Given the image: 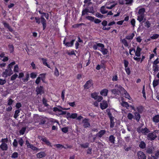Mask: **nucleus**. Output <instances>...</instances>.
<instances>
[{"instance_id":"obj_1","label":"nucleus","mask_w":159,"mask_h":159,"mask_svg":"<svg viewBox=\"0 0 159 159\" xmlns=\"http://www.w3.org/2000/svg\"><path fill=\"white\" fill-rule=\"evenodd\" d=\"M117 4V2L108 3L105 7H102L101 8V11L102 14H105L107 13V11L106 9H111Z\"/></svg>"},{"instance_id":"obj_2","label":"nucleus","mask_w":159,"mask_h":159,"mask_svg":"<svg viewBox=\"0 0 159 159\" xmlns=\"http://www.w3.org/2000/svg\"><path fill=\"white\" fill-rule=\"evenodd\" d=\"M69 109L63 108L60 106H57L53 108V111L56 113L58 116L61 115H64L66 114V111H63L62 110H68Z\"/></svg>"},{"instance_id":"obj_3","label":"nucleus","mask_w":159,"mask_h":159,"mask_svg":"<svg viewBox=\"0 0 159 159\" xmlns=\"http://www.w3.org/2000/svg\"><path fill=\"white\" fill-rule=\"evenodd\" d=\"M115 87L118 89V90L120 92H122L125 95V97L129 100H130L131 98L129 94L120 85L116 84L115 85Z\"/></svg>"},{"instance_id":"obj_4","label":"nucleus","mask_w":159,"mask_h":159,"mask_svg":"<svg viewBox=\"0 0 159 159\" xmlns=\"http://www.w3.org/2000/svg\"><path fill=\"white\" fill-rule=\"evenodd\" d=\"M141 51V49L139 47H137L136 51L133 48L130 49H129V53L130 55H133L134 53H135L136 56L137 57H140V52Z\"/></svg>"},{"instance_id":"obj_5","label":"nucleus","mask_w":159,"mask_h":159,"mask_svg":"<svg viewBox=\"0 0 159 159\" xmlns=\"http://www.w3.org/2000/svg\"><path fill=\"white\" fill-rule=\"evenodd\" d=\"M7 139H2L1 142L2 143L0 146V148L3 151L7 150L8 148L7 145L6 143L7 142Z\"/></svg>"},{"instance_id":"obj_6","label":"nucleus","mask_w":159,"mask_h":159,"mask_svg":"<svg viewBox=\"0 0 159 159\" xmlns=\"http://www.w3.org/2000/svg\"><path fill=\"white\" fill-rule=\"evenodd\" d=\"M13 74V72L11 69L8 67L7 69L5 70V71L3 72L2 76L6 77L8 76H10Z\"/></svg>"},{"instance_id":"obj_7","label":"nucleus","mask_w":159,"mask_h":159,"mask_svg":"<svg viewBox=\"0 0 159 159\" xmlns=\"http://www.w3.org/2000/svg\"><path fill=\"white\" fill-rule=\"evenodd\" d=\"M66 118L68 120L69 119H76L78 116L77 114L75 113H70L66 112Z\"/></svg>"},{"instance_id":"obj_8","label":"nucleus","mask_w":159,"mask_h":159,"mask_svg":"<svg viewBox=\"0 0 159 159\" xmlns=\"http://www.w3.org/2000/svg\"><path fill=\"white\" fill-rule=\"evenodd\" d=\"M39 138L40 140L44 142L48 145L51 146V143L45 137L39 136Z\"/></svg>"},{"instance_id":"obj_9","label":"nucleus","mask_w":159,"mask_h":159,"mask_svg":"<svg viewBox=\"0 0 159 159\" xmlns=\"http://www.w3.org/2000/svg\"><path fill=\"white\" fill-rule=\"evenodd\" d=\"M137 156L139 159H146V157L145 154L141 151L137 152Z\"/></svg>"},{"instance_id":"obj_10","label":"nucleus","mask_w":159,"mask_h":159,"mask_svg":"<svg viewBox=\"0 0 159 159\" xmlns=\"http://www.w3.org/2000/svg\"><path fill=\"white\" fill-rule=\"evenodd\" d=\"M100 107L102 110L106 109L108 107V104L106 101H103L100 103Z\"/></svg>"},{"instance_id":"obj_11","label":"nucleus","mask_w":159,"mask_h":159,"mask_svg":"<svg viewBox=\"0 0 159 159\" xmlns=\"http://www.w3.org/2000/svg\"><path fill=\"white\" fill-rule=\"evenodd\" d=\"M26 144L28 148H30L32 150L34 151L38 150V148H37L34 146L33 145L30 143L29 141L27 140L26 141Z\"/></svg>"},{"instance_id":"obj_12","label":"nucleus","mask_w":159,"mask_h":159,"mask_svg":"<svg viewBox=\"0 0 159 159\" xmlns=\"http://www.w3.org/2000/svg\"><path fill=\"white\" fill-rule=\"evenodd\" d=\"M45 78V75L43 74H41L36 79L35 81V83L38 84L40 82V80L41 79L44 82V80Z\"/></svg>"},{"instance_id":"obj_13","label":"nucleus","mask_w":159,"mask_h":159,"mask_svg":"<svg viewBox=\"0 0 159 159\" xmlns=\"http://www.w3.org/2000/svg\"><path fill=\"white\" fill-rule=\"evenodd\" d=\"M93 85V83L92 80H89L87 81L84 85V88L85 89H88L92 87Z\"/></svg>"},{"instance_id":"obj_14","label":"nucleus","mask_w":159,"mask_h":159,"mask_svg":"<svg viewBox=\"0 0 159 159\" xmlns=\"http://www.w3.org/2000/svg\"><path fill=\"white\" fill-rule=\"evenodd\" d=\"M36 91L38 94H41L42 93H43L44 91L43 87L41 86L38 87L36 88Z\"/></svg>"},{"instance_id":"obj_15","label":"nucleus","mask_w":159,"mask_h":159,"mask_svg":"<svg viewBox=\"0 0 159 159\" xmlns=\"http://www.w3.org/2000/svg\"><path fill=\"white\" fill-rule=\"evenodd\" d=\"M75 41V40H72L70 41V42H67L66 43L65 39L63 41V43L65 44V45L67 47H71L73 45Z\"/></svg>"},{"instance_id":"obj_16","label":"nucleus","mask_w":159,"mask_h":159,"mask_svg":"<svg viewBox=\"0 0 159 159\" xmlns=\"http://www.w3.org/2000/svg\"><path fill=\"white\" fill-rule=\"evenodd\" d=\"M157 136L155 133H150L148 135V139L151 140L154 139Z\"/></svg>"},{"instance_id":"obj_17","label":"nucleus","mask_w":159,"mask_h":159,"mask_svg":"<svg viewBox=\"0 0 159 159\" xmlns=\"http://www.w3.org/2000/svg\"><path fill=\"white\" fill-rule=\"evenodd\" d=\"M83 122L84 124L83 125L85 128L89 127L90 126V125L89 122V119H84L83 120Z\"/></svg>"},{"instance_id":"obj_18","label":"nucleus","mask_w":159,"mask_h":159,"mask_svg":"<svg viewBox=\"0 0 159 159\" xmlns=\"http://www.w3.org/2000/svg\"><path fill=\"white\" fill-rule=\"evenodd\" d=\"M139 133H142L146 135L149 132L148 129L147 128H145L144 129H139L138 131Z\"/></svg>"},{"instance_id":"obj_19","label":"nucleus","mask_w":159,"mask_h":159,"mask_svg":"<svg viewBox=\"0 0 159 159\" xmlns=\"http://www.w3.org/2000/svg\"><path fill=\"white\" fill-rule=\"evenodd\" d=\"M40 19L41 23L43 24V29L44 30L46 26V20L43 16H41Z\"/></svg>"},{"instance_id":"obj_20","label":"nucleus","mask_w":159,"mask_h":159,"mask_svg":"<svg viewBox=\"0 0 159 159\" xmlns=\"http://www.w3.org/2000/svg\"><path fill=\"white\" fill-rule=\"evenodd\" d=\"M108 90L106 89L102 90L100 92V94L103 96H106L107 95Z\"/></svg>"},{"instance_id":"obj_21","label":"nucleus","mask_w":159,"mask_h":159,"mask_svg":"<svg viewBox=\"0 0 159 159\" xmlns=\"http://www.w3.org/2000/svg\"><path fill=\"white\" fill-rule=\"evenodd\" d=\"M134 119L136 120L137 121H139L140 118V115L139 113L136 112L134 113Z\"/></svg>"},{"instance_id":"obj_22","label":"nucleus","mask_w":159,"mask_h":159,"mask_svg":"<svg viewBox=\"0 0 159 159\" xmlns=\"http://www.w3.org/2000/svg\"><path fill=\"white\" fill-rule=\"evenodd\" d=\"M153 121L155 123L159 122V115H156L154 116L152 118Z\"/></svg>"},{"instance_id":"obj_23","label":"nucleus","mask_w":159,"mask_h":159,"mask_svg":"<svg viewBox=\"0 0 159 159\" xmlns=\"http://www.w3.org/2000/svg\"><path fill=\"white\" fill-rule=\"evenodd\" d=\"M46 154L44 152H41L39 153H38L37 154V156L38 158H41L43 157H45Z\"/></svg>"},{"instance_id":"obj_24","label":"nucleus","mask_w":159,"mask_h":159,"mask_svg":"<svg viewBox=\"0 0 159 159\" xmlns=\"http://www.w3.org/2000/svg\"><path fill=\"white\" fill-rule=\"evenodd\" d=\"M93 12V11H88L87 8H86L83 11L82 15L83 16L87 15L88 12Z\"/></svg>"},{"instance_id":"obj_25","label":"nucleus","mask_w":159,"mask_h":159,"mask_svg":"<svg viewBox=\"0 0 159 159\" xmlns=\"http://www.w3.org/2000/svg\"><path fill=\"white\" fill-rule=\"evenodd\" d=\"M41 60L42 61L43 64L45 66H47L48 68H50V66L48 64L47 61V60L46 59L44 58H42L41 59Z\"/></svg>"},{"instance_id":"obj_26","label":"nucleus","mask_w":159,"mask_h":159,"mask_svg":"<svg viewBox=\"0 0 159 159\" xmlns=\"http://www.w3.org/2000/svg\"><path fill=\"white\" fill-rule=\"evenodd\" d=\"M134 36V33H131L129 35H127L126 38L128 40H131L133 39V38Z\"/></svg>"},{"instance_id":"obj_27","label":"nucleus","mask_w":159,"mask_h":159,"mask_svg":"<svg viewBox=\"0 0 159 159\" xmlns=\"http://www.w3.org/2000/svg\"><path fill=\"white\" fill-rule=\"evenodd\" d=\"M105 130H101L97 134L99 137H101L105 133Z\"/></svg>"},{"instance_id":"obj_28","label":"nucleus","mask_w":159,"mask_h":159,"mask_svg":"<svg viewBox=\"0 0 159 159\" xmlns=\"http://www.w3.org/2000/svg\"><path fill=\"white\" fill-rule=\"evenodd\" d=\"M145 12V9L144 8H141L139 9L138 13L139 15H144V13Z\"/></svg>"},{"instance_id":"obj_29","label":"nucleus","mask_w":159,"mask_h":159,"mask_svg":"<svg viewBox=\"0 0 159 159\" xmlns=\"http://www.w3.org/2000/svg\"><path fill=\"white\" fill-rule=\"evenodd\" d=\"M121 105L122 106L126 107L127 108H128L129 105L127 102L122 101L121 103Z\"/></svg>"},{"instance_id":"obj_30","label":"nucleus","mask_w":159,"mask_h":159,"mask_svg":"<svg viewBox=\"0 0 159 159\" xmlns=\"http://www.w3.org/2000/svg\"><path fill=\"white\" fill-rule=\"evenodd\" d=\"M154 148L153 147H151L148 148L146 151V152L147 153L149 154L152 153L153 151L154 150Z\"/></svg>"},{"instance_id":"obj_31","label":"nucleus","mask_w":159,"mask_h":159,"mask_svg":"<svg viewBox=\"0 0 159 159\" xmlns=\"http://www.w3.org/2000/svg\"><path fill=\"white\" fill-rule=\"evenodd\" d=\"M144 15H139L138 16L137 20L140 22L142 21L143 19Z\"/></svg>"},{"instance_id":"obj_32","label":"nucleus","mask_w":159,"mask_h":159,"mask_svg":"<svg viewBox=\"0 0 159 159\" xmlns=\"http://www.w3.org/2000/svg\"><path fill=\"white\" fill-rule=\"evenodd\" d=\"M99 50L102 52L103 55L106 54L108 52L107 49L104 48L102 49H99Z\"/></svg>"},{"instance_id":"obj_33","label":"nucleus","mask_w":159,"mask_h":159,"mask_svg":"<svg viewBox=\"0 0 159 159\" xmlns=\"http://www.w3.org/2000/svg\"><path fill=\"white\" fill-rule=\"evenodd\" d=\"M146 144L144 142L142 141L139 144V147L142 148H145Z\"/></svg>"},{"instance_id":"obj_34","label":"nucleus","mask_w":159,"mask_h":159,"mask_svg":"<svg viewBox=\"0 0 159 159\" xmlns=\"http://www.w3.org/2000/svg\"><path fill=\"white\" fill-rule=\"evenodd\" d=\"M24 142V141L22 138H18V143L21 146H22Z\"/></svg>"},{"instance_id":"obj_35","label":"nucleus","mask_w":159,"mask_h":159,"mask_svg":"<svg viewBox=\"0 0 159 159\" xmlns=\"http://www.w3.org/2000/svg\"><path fill=\"white\" fill-rule=\"evenodd\" d=\"M159 84V80H154L153 82V87H155L157 86Z\"/></svg>"},{"instance_id":"obj_36","label":"nucleus","mask_w":159,"mask_h":159,"mask_svg":"<svg viewBox=\"0 0 159 159\" xmlns=\"http://www.w3.org/2000/svg\"><path fill=\"white\" fill-rule=\"evenodd\" d=\"M121 41L123 44L126 47L128 46V44L127 42L125 39H122L121 40Z\"/></svg>"},{"instance_id":"obj_37","label":"nucleus","mask_w":159,"mask_h":159,"mask_svg":"<svg viewBox=\"0 0 159 159\" xmlns=\"http://www.w3.org/2000/svg\"><path fill=\"white\" fill-rule=\"evenodd\" d=\"M54 75L57 77L59 75V71L57 67H55V68Z\"/></svg>"},{"instance_id":"obj_38","label":"nucleus","mask_w":159,"mask_h":159,"mask_svg":"<svg viewBox=\"0 0 159 159\" xmlns=\"http://www.w3.org/2000/svg\"><path fill=\"white\" fill-rule=\"evenodd\" d=\"M115 138L113 135H111L109 137V140L112 143H114L115 141Z\"/></svg>"},{"instance_id":"obj_39","label":"nucleus","mask_w":159,"mask_h":159,"mask_svg":"<svg viewBox=\"0 0 159 159\" xmlns=\"http://www.w3.org/2000/svg\"><path fill=\"white\" fill-rule=\"evenodd\" d=\"M26 128L23 127L19 131L21 135H23L25 131Z\"/></svg>"},{"instance_id":"obj_40","label":"nucleus","mask_w":159,"mask_h":159,"mask_svg":"<svg viewBox=\"0 0 159 159\" xmlns=\"http://www.w3.org/2000/svg\"><path fill=\"white\" fill-rule=\"evenodd\" d=\"M159 35L158 34H154L150 38L152 39H156L158 38Z\"/></svg>"},{"instance_id":"obj_41","label":"nucleus","mask_w":159,"mask_h":159,"mask_svg":"<svg viewBox=\"0 0 159 159\" xmlns=\"http://www.w3.org/2000/svg\"><path fill=\"white\" fill-rule=\"evenodd\" d=\"M114 119L113 118L110 120V126L111 128H112L114 127V125L115 122L114 121Z\"/></svg>"},{"instance_id":"obj_42","label":"nucleus","mask_w":159,"mask_h":159,"mask_svg":"<svg viewBox=\"0 0 159 159\" xmlns=\"http://www.w3.org/2000/svg\"><path fill=\"white\" fill-rule=\"evenodd\" d=\"M18 77V75L16 74H15L13 75L11 77V80H15Z\"/></svg>"},{"instance_id":"obj_43","label":"nucleus","mask_w":159,"mask_h":159,"mask_svg":"<svg viewBox=\"0 0 159 159\" xmlns=\"http://www.w3.org/2000/svg\"><path fill=\"white\" fill-rule=\"evenodd\" d=\"M153 69L155 72L157 71L158 70V66L157 65H153Z\"/></svg>"},{"instance_id":"obj_44","label":"nucleus","mask_w":159,"mask_h":159,"mask_svg":"<svg viewBox=\"0 0 159 159\" xmlns=\"http://www.w3.org/2000/svg\"><path fill=\"white\" fill-rule=\"evenodd\" d=\"M19 67L17 65H16L15 66L14 68V71L15 72H18L19 71Z\"/></svg>"},{"instance_id":"obj_45","label":"nucleus","mask_w":159,"mask_h":159,"mask_svg":"<svg viewBox=\"0 0 159 159\" xmlns=\"http://www.w3.org/2000/svg\"><path fill=\"white\" fill-rule=\"evenodd\" d=\"M30 77L34 79L36 78L37 76V73L35 72H32L30 74Z\"/></svg>"},{"instance_id":"obj_46","label":"nucleus","mask_w":159,"mask_h":159,"mask_svg":"<svg viewBox=\"0 0 159 159\" xmlns=\"http://www.w3.org/2000/svg\"><path fill=\"white\" fill-rule=\"evenodd\" d=\"M98 96V94L96 93H92L91 94V96L92 98H94L95 100L96 98H96Z\"/></svg>"},{"instance_id":"obj_47","label":"nucleus","mask_w":159,"mask_h":159,"mask_svg":"<svg viewBox=\"0 0 159 159\" xmlns=\"http://www.w3.org/2000/svg\"><path fill=\"white\" fill-rule=\"evenodd\" d=\"M106 111L107 112L108 115V116L110 118V119L114 118L112 116L111 114L110 113L109 109L107 110Z\"/></svg>"},{"instance_id":"obj_48","label":"nucleus","mask_w":159,"mask_h":159,"mask_svg":"<svg viewBox=\"0 0 159 159\" xmlns=\"http://www.w3.org/2000/svg\"><path fill=\"white\" fill-rule=\"evenodd\" d=\"M145 26L148 28L150 27L151 24L148 21H147L145 23Z\"/></svg>"},{"instance_id":"obj_49","label":"nucleus","mask_w":159,"mask_h":159,"mask_svg":"<svg viewBox=\"0 0 159 159\" xmlns=\"http://www.w3.org/2000/svg\"><path fill=\"white\" fill-rule=\"evenodd\" d=\"M96 98L95 100L98 102H101L103 99L102 97L100 96H98Z\"/></svg>"},{"instance_id":"obj_50","label":"nucleus","mask_w":159,"mask_h":159,"mask_svg":"<svg viewBox=\"0 0 159 159\" xmlns=\"http://www.w3.org/2000/svg\"><path fill=\"white\" fill-rule=\"evenodd\" d=\"M124 65L125 68L127 67L128 66L129 63L128 61L125 60L124 61Z\"/></svg>"},{"instance_id":"obj_51","label":"nucleus","mask_w":159,"mask_h":159,"mask_svg":"<svg viewBox=\"0 0 159 159\" xmlns=\"http://www.w3.org/2000/svg\"><path fill=\"white\" fill-rule=\"evenodd\" d=\"M86 18L88 20L92 21H93L94 19V17L91 16H86Z\"/></svg>"},{"instance_id":"obj_52","label":"nucleus","mask_w":159,"mask_h":159,"mask_svg":"<svg viewBox=\"0 0 159 159\" xmlns=\"http://www.w3.org/2000/svg\"><path fill=\"white\" fill-rule=\"evenodd\" d=\"M75 52H76V51L75 50H72L71 51H69L68 52V54L69 55H75Z\"/></svg>"},{"instance_id":"obj_53","label":"nucleus","mask_w":159,"mask_h":159,"mask_svg":"<svg viewBox=\"0 0 159 159\" xmlns=\"http://www.w3.org/2000/svg\"><path fill=\"white\" fill-rule=\"evenodd\" d=\"M98 48H100V49L98 48L99 50L104 48V45L102 43H98Z\"/></svg>"},{"instance_id":"obj_54","label":"nucleus","mask_w":159,"mask_h":159,"mask_svg":"<svg viewBox=\"0 0 159 159\" xmlns=\"http://www.w3.org/2000/svg\"><path fill=\"white\" fill-rule=\"evenodd\" d=\"M17 145H18L17 141L16 139H15L14 140V141L13 143V145L14 147L16 148V147H17Z\"/></svg>"},{"instance_id":"obj_55","label":"nucleus","mask_w":159,"mask_h":159,"mask_svg":"<svg viewBox=\"0 0 159 159\" xmlns=\"http://www.w3.org/2000/svg\"><path fill=\"white\" fill-rule=\"evenodd\" d=\"M6 81L5 80H2L0 79V85H2L5 84Z\"/></svg>"},{"instance_id":"obj_56","label":"nucleus","mask_w":159,"mask_h":159,"mask_svg":"<svg viewBox=\"0 0 159 159\" xmlns=\"http://www.w3.org/2000/svg\"><path fill=\"white\" fill-rule=\"evenodd\" d=\"M15 64V61L12 62H11L8 65V67L11 69V68Z\"/></svg>"},{"instance_id":"obj_57","label":"nucleus","mask_w":159,"mask_h":159,"mask_svg":"<svg viewBox=\"0 0 159 159\" xmlns=\"http://www.w3.org/2000/svg\"><path fill=\"white\" fill-rule=\"evenodd\" d=\"M125 70L127 75H129L130 74V69L129 67H125Z\"/></svg>"},{"instance_id":"obj_58","label":"nucleus","mask_w":159,"mask_h":159,"mask_svg":"<svg viewBox=\"0 0 159 159\" xmlns=\"http://www.w3.org/2000/svg\"><path fill=\"white\" fill-rule=\"evenodd\" d=\"M8 46L10 52H12L13 51L14 48L13 45L12 44H11L9 45Z\"/></svg>"},{"instance_id":"obj_59","label":"nucleus","mask_w":159,"mask_h":159,"mask_svg":"<svg viewBox=\"0 0 159 159\" xmlns=\"http://www.w3.org/2000/svg\"><path fill=\"white\" fill-rule=\"evenodd\" d=\"M133 115L131 113H129L128 114L127 117L129 120L132 119L133 118Z\"/></svg>"},{"instance_id":"obj_60","label":"nucleus","mask_w":159,"mask_h":159,"mask_svg":"<svg viewBox=\"0 0 159 159\" xmlns=\"http://www.w3.org/2000/svg\"><path fill=\"white\" fill-rule=\"evenodd\" d=\"M18 153L16 152H15L13 153L11 156V157L12 158H16L17 157H18Z\"/></svg>"},{"instance_id":"obj_61","label":"nucleus","mask_w":159,"mask_h":159,"mask_svg":"<svg viewBox=\"0 0 159 159\" xmlns=\"http://www.w3.org/2000/svg\"><path fill=\"white\" fill-rule=\"evenodd\" d=\"M118 80V77L117 75H115L113 76L112 80L113 81H116Z\"/></svg>"},{"instance_id":"obj_62","label":"nucleus","mask_w":159,"mask_h":159,"mask_svg":"<svg viewBox=\"0 0 159 159\" xmlns=\"http://www.w3.org/2000/svg\"><path fill=\"white\" fill-rule=\"evenodd\" d=\"M125 0L126 2L125 4H131L132 3V2H133V0Z\"/></svg>"},{"instance_id":"obj_63","label":"nucleus","mask_w":159,"mask_h":159,"mask_svg":"<svg viewBox=\"0 0 159 159\" xmlns=\"http://www.w3.org/2000/svg\"><path fill=\"white\" fill-rule=\"evenodd\" d=\"M2 23L5 27L7 28L8 29H9L10 28V26L6 22L3 21L2 22Z\"/></svg>"},{"instance_id":"obj_64","label":"nucleus","mask_w":159,"mask_h":159,"mask_svg":"<svg viewBox=\"0 0 159 159\" xmlns=\"http://www.w3.org/2000/svg\"><path fill=\"white\" fill-rule=\"evenodd\" d=\"M20 112V111L18 110H17L16 111L15 113L14 114V117L15 118H16L18 116V114H19Z\"/></svg>"}]
</instances>
